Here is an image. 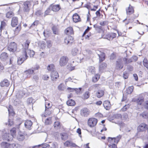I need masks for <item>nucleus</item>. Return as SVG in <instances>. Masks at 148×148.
<instances>
[{"label":"nucleus","mask_w":148,"mask_h":148,"mask_svg":"<svg viewBox=\"0 0 148 148\" xmlns=\"http://www.w3.org/2000/svg\"><path fill=\"white\" fill-rule=\"evenodd\" d=\"M30 42L27 40L25 43L23 45V49L22 50V53L20 57L18 58L17 63L20 65L23 63V62L28 58L29 55L30 57H32L35 54L34 52L28 49V47Z\"/></svg>","instance_id":"1"},{"label":"nucleus","mask_w":148,"mask_h":148,"mask_svg":"<svg viewBox=\"0 0 148 148\" xmlns=\"http://www.w3.org/2000/svg\"><path fill=\"white\" fill-rule=\"evenodd\" d=\"M16 132V128L14 127L12 128L10 130L11 134L6 133L3 136V140L8 141L12 140L13 138L15 136Z\"/></svg>","instance_id":"2"},{"label":"nucleus","mask_w":148,"mask_h":148,"mask_svg":"<svg viewBox=\"0 0 148 148\" xmlns=\"http://www.w3.org/2000/svg\"><path fill=\"white\" fill-rule=\"evenodd\" d=\"M25 94V92L24 90L18 91L17 92L16 94V98L14 102L15 105H16L17 104H19L21 102L20 99L23 97Z\"/></svg>","instance_id":"3"},{"label":"nucleus","mask_w":148,"mask_h":148,"mask_svg":"<svg viewBox=\"0 0 148 148\" xmlns=\"http://www.w3.org/2000/svg\"><path fill=\"white\" fill-rule=\"evenodd\" d=\"M17 47L16 44L14 42L9 43L8 46V50L12 52H14L16 51Z\"/></svg>","instance_id":"4"},{"label":"nucleus","mask_w":148,"mask_h":148,"mask_svg":"<svg viewBox=\"0 0 148 148\" xmlns=\"http://www.w3.org/2000/svg\"><path fill=\"white\" fill-rule=\"evenodd\" d=\"M69 60L68 58L65 56L62 57L60 60L59 64L61 66H64L67 64Z\"/></svg>","instance_id":"5"},{"label":"nucleus","mask_w":148,"mask_h":148,"mask_svg":"<svg viewBox=\"0 0 148 148\" xmlns=\"http://www.w3.org/2000/svg\"><path fill=\"white\" fill-rule=\"evenodd\" d=\"M32 4L29 1H26L24 2L23 5V10L24 12H28L30 10Z\"/></svg>","instance_id":"6"},{"label":"nucleus","mask_w":148,"mask_h":148,"mask_svg":"<svg viewBox=\"0 0 148 148\" xmlns=\"http://www.w3.org/2000/svg\"><path fill=\"white\" fill-rule=\"evenodd\" d=\"M97 120L95 118H90L89 119L88 122V126L90 127H93L95 126L97 124Z\"/></svg>","instance_id":"7"},{"label":"nucleus","mask_w":148,"mask_h":148,"mask_svg":"<svg viewBox=\"0 0 148 148\" xmlns=\"http://www.w3.org/2000/svg\"><path fill=\"white\" fill-rule=\"evenodd\" d=\"M90 111L87 108L82 109L80 111V114L82 116L87 117L90 114Z\"/></svg>","instance_id":"8"},{"label":"nucleus","mask_w":148,"mask_h":148,"mask_svg":"<svg viewBox=\"0 0 148 148\" xmlns=\"http://www.w3.org/2000/svg\"><path fill=\"white\" fill-rule=\"evenodd\" d=\"M59 76L58 74L57 71L54 70L51 72V79L53 81H56L58 78Z\"/></svg>","instance_id":"9"},{"label":"nucleus","mask_w":148,"mask_h":148,"mask_svg":"<svg viewBox=\"0 0 148 148\" xmlns=\"http://www.w3.org/2000/svg\"><path fill=\"white\" fill-rule=\"evenodd\" d=\"M138 130L140 131H147L148 133V127L147 125L145 123L141 124L138 127Z\"/></svg>","instance_id":"10"},{"label":"nucleus","mask_w":148,"mask_h":148,"mask_svg":"<svg viewBox=\"0 0 148 148\" xmlns=\"http://www.w3.org/2000/svg\"><path fill=\"white\" fill-rule=\"evenodd\" d=\"M0 58L1 60L3 61H6L8 60L7 53L5 52L2 53L0 55Z\"/></svg>","instance_id":"11"},{"label":"nucleus","mask_w":148,"mask_h":148,"mask_svg":"<svg viewBox=\"0 0 148 148\" xmlns=\"http://www.w3.org/2000/svg\"><path fill=\"white\" fill-rule=\"evenodd\" d=\"M26 135V134L25 133L20 132L17 136V139L20 141H22L24 139L25 136Z\"/></svg>","instance_id":"12"},{"label":"nucleus","mask_w":148,"mask_h":148,"mask_svg":"<svg viewBox=\"0 0 148 148\" xmlns=\"http://www.w3.org/2000/svg\"><path fill=\"white\" fill-rule=\"evenodd\" d=\"M126 11L127 15H130L133 14L134 12L133 7L130 4L129 6L126 9Z\"/></svg>","instance_id":"13"},{"label":"nucleus","mask_w":148,"mask_h":148,"mask_svg":"<svg viewBox=\"0 0 148 148\" xmlns=\"http://www.w3.org/2000/svg\"><path fill=\"white\" fill-rule=\"evenodd\" d=\"M38 46L39 48L42 49L45 48L46 46V42L43 41H40L38 42Z\"/></svg>","instance_id":"14"},{"label":"nucleus","mask_w":148,"mask_h":148,"mask_svg":"<svg viewBox=\"0 0 148 148\" xmlns=\"http://www.w3.org/2000/svg\"><path fill=\"white\" fill-rule=\"evenodd\" d=\"M50 6L51 8V10L55 12L58 11L60 8V6L59 5H51Z\"/></svg>","instance_id":"15"},{"label":"nucleus","mask_w":148,"mask_h":148,"mask_svg":"<svg viewBox=\"0 0 148 148\" xmlns=\"http://www.w3.org/2000/svg\"><path fill=\"white\" fill-rule=\"evenodd\" d=\"M103 105L105 108L106 110H109L110 109V103L109 101H105L103 103Z\"/></svg>","instance_id":"16"},{"label":"nucleus","mask_w":148,"mask_h":148,"mask_svg":"<svg viewBox=\"0 0 148 148\" xmlns=\"http://www.w3.org/2000/svg\"><path fill=\"white\" fill-rule=\"evenodd\" d=\"M73 40V38L71 36H67L65 37L64 39V42L66 44L71 42V43Z\"/></svg>","instance_id":"17"},{"label":"nucleus","mask_w":148,"mask_h":148,"mask_svg":"<svg viewBox=\"0 0 148 148\" xmlns=\"http://www.w3.org/2000/svg\"><path fill=\"white\" fill-rule=\"evenodd\" d=\"M32 125V122L31 121L29 120L26 121L25 123V127L29 130L31 129V127Z\"/></svg>","instance_id":"18"},{"label":"nucleus","mask_w":148,"mask_h":148,"mask_svg":"<svg viewBox=\"0 0 148 148\" xmlns=\"http://www.w3.org/2000/svg\"><path fill=\"white\" fill-rule=\"evenodd\" d=\"M65 33L67 35H70L73 34V29L71 27L67 28L65 31Z\"/></svg>","instance_id":"19"},{"label":"nucleus","mask_w":148,"mask_h":148,"mask_svg":"<svg viewBox=\"0 0 148 148\" xmlns=\"http://www.w3.org/2000/svg\"><path fill=\"white\" fill-rule=\"evenodd\" d=\"M18 23V18L16 17H13L11 21V25L13 27H15L16 25H17Z\"/></svg>","instance_id":"20"},{"label":"nucleus","mask_w":148,"mask_h":148,"mask_svg":"<svg viewBox=\"0 0 148 148\" xmlns=\"http://www.w3.org/2000/svg\"><path fill=\"white\" fill-rule=\"evenodd\" d=\"M73 19L74 22L77 23L80 21L79 16L77 13L74 14L73 16Z\"/></svg>","instance_id":"21"},{"label":"nucleus","mask_w":148,"mask_h":148,"mask_svg":"<svg viewBox=\"0 0 148 148\" xmlns=\"http://www.w3.org/2000/svg\"><path fill=\"white\" fill-rule=\"evenodd\" d=\"M122 62L121 59L119 60L118 61H116V68L118 69H121L123 67Z\"/></svg>","instance_id":"22"},{"label":"nucleus","mask_w":148,"mask_h":148,"mask_svg":"<svg viewBox=\"0 0 148 148\" xmlns=\"http://www.w3.org/2000/svg\"><path fill=\"white\" fill-rule=\"evenodd\" d=\"M9 85V82L7 79H4L1 82V87H8Z\"/></svg>","instance_id":"23"},{"label":"nucleus","mask_w":148,"mask_h":148,"mask_svg":"<svg viewBox=\"0 0 148 148\" xmlns=\"http://www.w3.org/2000/svg\"><path fill=\"white\" fill-rule=\"evenodd\" d=\"M116 34L115 33H112L107 36V39L109 40H111L116 36Z\"/></svg>","instance_id":"24"},{"label":"nucleus","mask_w":148,"mask_h":148,"mask_svg":"<svg viewBox=\"0 0 148 148\" xmlns=\"http://www.w3.org/2000/svg\"><path fill=\"white\" fill-rule=\"evenodd\" d=\"M8 111L9 116H13L14 115V112L12 106L9 105V108H8Z\"/></svg>","instance_id":"25"},{"label":"nucleus","mask_w":148,"mask_h":148,"mask_svg":"<svg viewBox=\"0 0 148 148\" xmlns=\"http://www.w3.org/2000/svg\"><path fill=\"white\" fill-rule=\"evenodd\" d=\"M144 101V98L143 97H140L136 100V102L138 105H141Z\"/></svg>","instance_id":"26"},{"label":"nucleus","mask_w":148,"mask_h":148,"mask_svg":"<svg viewBox=\"0 0 148 148\" xmlns=\"http://www.w3.org/2000/svg\"><path fill=\"white\" fill-rule=\"evenodd\" d=\"M104 93V91L103 90H99L96 93L97 96V97L100 98L103 95Z\"/></svg>","instance_id":"27"},{"label":"nucleus","mask_w":148,"mask_h":148,"mask_svg":"<svg viewBox=\"0 0 148 148\" xmlns=\"http://www.w3.org/2000/svg\"><path fill=\"white\" fill-rule=\"evenodd\" d=\"M66 103L69 106H73L75 104V101L72 99H69L67 101Z\"/></svg>","instance_id":"28"},{"label":"nucleus","mask_w":148,"mask_h":148,"mask_svg":"<svg viewBox=\"0 0 148 148\" xmlns=\"http://www.w3.org/2000/svg\"><path fill=\"white\" fill-rule=\"evenodd\" d=\"M99 58V61L101 62L105 59V55L104 53H102L100 54H98Z\"/></svg>","instance_id":"29"},{"label":"nucleus","mask_w":148,"mask_h":148,"mask_svg":"<svg viewBox=\"0 0 148 148\" xmlns=\"http://www.w3.org/2000/svg\"><path fill=\"white\" fill-rule=\"evenodd\" d=\"M140 116L143 118L147 119L148 118V110L143 112L142 113L140 114Z\"/></svg>","instance_id":"30"},{"label":"nucleus","mask_w":148,"mask_h":148,"mask_svg":"<svg viewBox=\"0 0 148 148\" xmlns=\"http://www.w3.org/2000/svg\"><path fill=\"white\" fill-rule=\"evenodd\" d=\"M54 128L56 129L60 128V122L59 121L55 122L54 123Z\"/></svg>","instance_id":"31"},{"label":"nucleus","mask_w":148,"mask_h":148,"mask_svg":"<svg viewBox=\"0 0 148 148\" xmlns=\"http://www.w3.org/2000/svg\"><path fill=\"white\" fill-rule=\"evenodd\" d=\"M100 78L99 75V74H96L92 78V81L94 82H96Z\"/></svg>","instance_id":"32"},{"label":"nucleus","mask_w":148,"mask_h":148,"mask_svg":"<svg viewBox=\"0 0 148 148\" xmlns=\"http://www.w3.org/2000/svg\"><path fill=\"white\" fill-rule=\"evenodd\" d=\"M55 66L53 64L49 65L47 67V69L49 71H54Z\"/></svg>","instance_id":"33"},{"label":"nucleus","mask_w":148,"mask_h":148,"mask_svg":"<svg viewBox=\"0 0 148 148\" xmlns=\"http://www.w3.org/2000/svg\"><path fill=\"white\" fill-rule=\"evenodd\" d=\"M90 96V94L88 91H86L83 95L82 98L84 99H88Z\"/></svg>","instance_id":"34"},{"label":"nucleus","mask_w":148,"mask_h":148,"mask_svg":"<svg viewBox=\"0 0 148 148\" xmlns=\"http://www.w3.org/2000/svg\"><path fill=\"white\" fill-rule=\"evenodd\" d=\"M51 7L49 6V7L47 9V10L45 11L44 14V17H45L46 16L49 14L51 10Z\"/></svg>","instance_id":"35"},{"label":"nucleus","mask_w":148,"mask_h":148,"mask_svg":"<svg viewBox=\"0 0 148 148\" xmlns=\"http://www.w3.org/2000/svg\"><path fill=\"white\" fill-rule=\"evenodd\" d=\"M61 138L62 140H65L67 139L68 136L66 133H63L60 134Z\"/></svg>","instance_id":"36"},{"label":"nucleus","mask_w":148,"mask_h":148,"mask_svg":"<svg viewBox=\"0 0 148 148\" xmlns=\"http://www.w3.org/2000/svg\"><path fill=\"white\" fill-rule=\"evenodd\" d=\"M41 145H42V148H49V144L45 143L44 144H42L41 145H38L35 146L33 147H32L34 148L37 147H40L41 146Z\"/></svg>","instance_id":"37"},{"label":"nucleus","mask_w":148,"mask_h":148,"mask_svg":"<svg viewBox=\"0 0 148 148\" xmlns=\"http://www.w3.org/2000/svg\"><path fill=\"white\" fill-rule=\"evenodd\" d=\"M121 136L119 135L115 138H113L114 139V143L117 144L119 142L120 139L121 138Z\"/></svg>","instance_id":"38"},{"label":"nucleus","mask_w":148,"mask_h":148,"mask_svg":"<svg viewBox=\"0 0 148 148\" xmlns=\"http://www.w3.org/2000/svg\"><path fill=\"white\" fill-rule=\"evenodd\" d=\"M6 24L5 22L2 21L1 22V25L0 27V32H1L2 30L6 26Z\"/></svg>","instance_id":"39"},{"label":"nucleus","mask_w":148,"mask_h":148,"mask_svg":"<svg viewBox=\"0 0 148 148\" xmlns=\"http://www.w3.org/2000/svg\"><path fill=\"white\" fill-rule=\"evenodd\" d=\"M134 89L133 86H132L128 88L126 90V92L128 94H130L132 92Z\"/></svg>","instance_id":"40"},{"label":"nucleus","mask_w":148,"mask_h":148,"mask_svg":"<svg viewBox=\"0 0 148 148\" xmlns=\"http://www.w3.org/2000/svg\"><path fill=\"white\" fill-rule=\"evenodd\" d=\"M106 66V64L104 63H103L99 65V70L100 71H102V70L103 69H105Z\"/></svg>","instance_id":"41"},{"label":"nucleus","mask_w":148,"mask_h":148,"mask_svg":"<svg viewBox=\"0 0 148 148\" xmlns=\"http://www.w3.org/2000/svg\"><path fill=\"white\" fill-rule=\"evenodd\" d=\"M89 71L92 74L95 73V68L94 66L89 67L88 69Z\"/></svg>","instance_id":"42"},{"label":"nucleus","mask_w":148,"mask_h":148,"mask_svg":"<svg viewBox=\"0 0 148 148\" xmlns=\"http://www.w3.org/2000/svg\"><path fill=\"white\" fill-rule=\"evenodd\" d=\"M9 144L5 142H3L1 143V146L3 148H8Z\"/></svg>","instance_id":"43"},{"label":"nucleus","mask_w":148,"mask_h":148,"mask_svg":"<svg viewBox=\"0 0 148 148\" xmlns=\"http://www.w3.org/2000/svg\"><path fill=\"white\" fill-rule=\"evenodd\" d=\"M143 105L146 109L148 110V99H146L143 103Z\"/></svg>","instance_id":"44"},{"label":"nucleus","mask_w":148,"mask_h":148,"mask_svg":"<svg viewBox=\"0 0 148 148\" xmlns=\"http://www.w3.org/2000/svg\"><path fill=\"white\" fill-rule=\"evenodd\" d=\"M21 24H19L16 27L15 29V33H18L21 30Z\"/></svg>","instance_id":"45"},{"label":"nucleus","mask_w":148,"mask_h":148,"mask_svg":"<svg viewBox=\"0 0 148 148\" xmlns=\"http://www.w3.org/2000/svg\"><path fill=\"white\" fill-rule=\"evenodd\" d=\"M51 123V118L49 117L47 118L45 121V123L46 125H49Z\"/></svg>","instance_id":"46"},{"label":"nucleus","mask_w":148,"mask_h":148,"mask_svg":"<svg viewBox=\"0 0 148 148\" xmlns=\"http://www.w3.org/2000/svg\"><path fill=\"white\" fill-rule=\"evenodd\" d=\"M67 89L69 90H70V92H72L73 91H77V90H79V91H80L81 90L82 88H72L70 87H68L67 88Z\"/></svg>","instance_id":"47"},{"label":"nucleus","mask_w":148,"mask_h":148,"mask_svg":"<svg viewBox=\"0 0 148 148\" xmlns=\"http://www.w3.org/2000/svg\"><path fill=\"white\" fill-rule=\"evenodd\" d=\"M44 14L42 11L40 10H38L36 12V15L38 16L42 17L44 16Z\"/></svg>","instance_id":"48"},{"label":"nucleus","mask_w":148,"mask_h":148,"mask_svg":"<svg viewBox=\"0 0 148 148\" xmlns=\"http://www.w3.org/2000/svg\"><path fill=\"white\" fill-rule=\"evenodd\" d=\"M78 52V50L76 48H74L72 50V54L73 56H75Z\"/></svg>","instance_id":"49"},{"label":"nucleus","mask_w":148,"mask_h":148,"mask_svg":"<svg viewBox=\"0 0 148 148\" xmlns=\"http://www.w3.org/2000/svg\"><path fill=\"white\" fill-rule=\"evenodd\" d=\"M116 144L114 143H112L111 144H108V147L110 148H117Z\"/></svg>","instance_id":"50"},{"label":"nucleus","mask_w":148,"mask_h":148,"mask_svg":"<svg viewBox=\"0 0 148 148\" xmlns=\"http://www.w3.org/2000/svg\"><path fill=\"white\" fill-rule=\"evenodd\" d=\"M51 107V106L50 103H45V111L46 112L47 110V109H49V108H50Z\"/></svg>","instance_id":"51"},{"label":"nucleus","mask_w":148,"mask_h":148,"mask_svg":"<svg viewBox=\"0 0 148 148\" xmlns=\"http://www.w3.org/2000/svg\"><path fill=\"white\" fill-rule=\"evenodd\" d=\"M34 72V70H33L32 68L31 69H29L25 71V73L26 74H28L29 75L32 74Z\"/></svg>","instance_id":"52"},{"label":"nucleus","mask_w":148,"mask_h":148,"mask_svg":"<svg viewBox=\"0 0 148 148\" xmlns=\"http://www.w3.org/2000/svg\"><path fill=\"white\" fill-rule=\"evenodd\" d=\"M46 45L48 48H50L52 45V44L51 43V41L50 40H47L46 42Z\"/></svg>","instance_id":"53"},{"label":"nucleus","mask_w":148,"mask_h":148,"mask_svg":"<svg viewBox=\"0 0 148 148\" xmlns=\"http://www.w3.org/2000/svg\"><path fill=\"white\" fill-rule=\"evenodd\" d=\"M130 105L129 104L126 105L122 108L121 110L123 111H125L129 108Z\"/></svg>","instance_id":"54"},{"label":"nucleus","mask_w":148,"mask_h":148,"mask_svg":"<svg viewBox=\"0 0 148 148\" xmlns=\"http://www.w3.org/2000/svg\"><path fill=\"white\" fill-rule=\"evenodd\" d=\"M108 141L110 144H112V143H114V138L108 137Z\"/></svg>","instance_id":"55"},{"label":"nucleus","mask_w":148,"mask_h":148,"mask_svg":"<svg viewBox=\"0 0 148 148\" xmlns=\"http://www.w3.org/2000/svg\"><path fill=\"white\" fill-rule=\"evenodd\" d=\"M38 21H35L30 26V28H33L36 26L38 24Z\"/></svg>","instance_id":"56"},{"label":"nucleus","mask_w":148,"mask_h":148,"mask_svg":"<svg viewBox=\"0 0 148 148\" xmlns=\"http://www.w3.org/2000/svg\"><path fill=\"white\" fill-rule=\"evenodd\" d=\"M58 89L59 90H63L64 89V85L61 84L58 86Z\"/></svg>","instance_id":"57"},{"label":"nucleus","mask_w":148,"mask_h":148,"mask_svg":"<svg viewBox=\"0 0 148 148\" xmlns=\"http://www.w3.org/2000/svg\"><path fill=\"white\" fill-rule=\"evenodd\" d=\"M71 143V141L67 140L64 143V145L66 147L70 146Z\"/></svg>","instance_id":"58"},{"label":"nucleus","mask_w":148,"mask_h":148,"mask_svg":"<svg viewBox=\"0 0 148 148\" xmlns=\"http://www.w3.org/2000/svg\"><path fill=\"white\" fill-rule=\"evenodd\" d=\"M108 21H102L100 22V24L102 26L107 25L108 24Z\"/></svg>","instance_id":"59"},{"label":"nucleus","mask_w":148,"mask_h":148,"mask_svg":"<svg viewBox=\"0 0 148 148\" xmlns=\"http://www.w3.org/2000/svg\"><path fill=\"white\" fill-rule=\"evenodd\" d=\"M13 124V122L12 120L9 119L8 120V123H6V125H8L11 126Z\"/></svg>","instance_id":"60"},{"label":"nucleus","mask_w":148,"mask_h":148,"mask_svg":"<svg viewBox=\"0 0 148 148\" xmlns=\"http://www.w3.org/2000/svg\"><path fill=\"white\" fill-rule=\"evenodd\" d=\"M52 29L54 34H57L58 33V30L56 29V28L54 27H52Z\"/></svg>","instance_id":"61"},{"label":"nucleus","mask_w":148,"mask_h":148,"mask_svg":"<svg viewBox=\"0 0 148 148\" xmlns=\"http://www.w3.org/2000/svg\"><path fill=\"white\" fill-rule=\"evenodd\" d=\"M51 148H58L57 143H53Z\"/></svg>","instance_id":"62"},{"label":"nucleus","mask_w":148,"mask_h":148,"mask_svg":"<svg viewBox=\"0 0 148 148\" xmlns=\"http://www.w3.org/2000/svg\"><path fill=\"white\" fill-rule=\"evenodd\" d=\"M40 68L39 66L38 65H36L34 67H32V68L33 70H34V71L36 70H38Z\"/></svg>","instance_id":"63"},{"label":"nucleus","mask_w":148,"mask_h":148,"mask_svg":"<svg viewBox=\"0 0 148 148\" xmlns=\"http://www.w3.org/2000/svg\"><path fill=\"white\" fill-rule=\"evenodd\" d=\"M14 144L13 147L14 148H21V146L19 144Z\"/></svg>","instance_id":"64"}]
</instances>
